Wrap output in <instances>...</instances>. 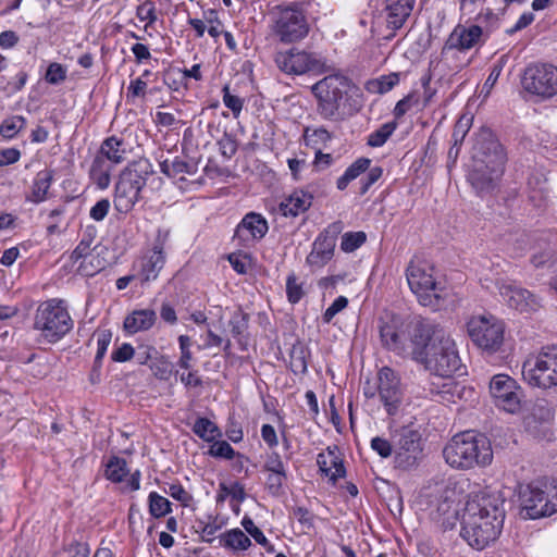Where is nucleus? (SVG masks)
Returning a JSON list of instances; mask_svg holds the SVG:
<instances>
[{"mask_svg": "<svg viewBox=\"0 0 557 557\" xmlns=\"http://www.w3.org/2000/svg\"><path fill=\"white\" fill-rule=\"evenodd\" d=\"M400 82V73L392 72L366 82L364 88L370 94L383 95L392 90Z\"/></svg>", "mask_w": 557, "mask_h": 557, "instance_id": "nucleus-34", "label": "nucleus"}, {"mask_svg": "<svg viewBox=\"0 0 557 557\" xmlns=\"http://www.w3.org/2000/svg\"><path fill=\"white\" fill-rule=\"evenodd\" d=\"M504 520V499L499 494H474L466 503L460 536L473 549L483 550L498 539Z\"/></svg>", "mask_w": 557, "mask_h": 557, "instance_id": "nucleus-1", "label": "nucleus"}, {"mask_svg": "<svg viewBox=\"0 0 557 557\" xmlns=\"http://www.w3.org/2000/svg\"><path fill=\"white\" fill-rule=\"evenodd\" d=\"M413 360L442 377L451 376L461 364L454 339L445 335L436 336L434 332L420 344Z\"/></svg>", "mask_w": 557, "mask_h": 557, "instance_id": "nucleus-7", "label": "nucleus"}, {"mask_svg": "<svg viewBox=\"0 0 557 557\" xmlns=\"http://www.w3.org/2000/svg\"><path fill=\"white\" fill-rule=\"evenodd\" d=\"M371 160L369 158H358L352 162L336 181V187L338 190H345L349 183L364 174L360 180L359 194L364 195L375 184L383 174L381 166L370 168Z\"/></svg>", "mask_w": 557, "mask_h": 557, "instance_id": "nucleus-19", "label": "nucleus"}, {"mask_svg": "<svg viewBox=\"0 0 557 557\" xmlns=\"http://www.w3.org/2000/svg\"><path fill=\"white\" fill-rule=\"evenodd\" d=\"M335 242L324 234H320L313 242L312 249L307 256L306 262L311 268L324 267L333 257Z\"/></svg>", "mask_w": 557, "mask_h": 557, "instance_id": "nucleus-27", "label": "nucleus"}, {"mask_svg": "<svg viewBox=\"0 0 557 557\" xmlns=\"http://www.w3.org/2000/svg\"><path fill=\"white\" fill-rule=\"evenodd\" d=\"M129 473L127 468V462L125 459L112 456L107 465L104 470V476L113 483L122 482Z\"/></svg>", "mask_w": 557, "mask_h": 557, "instance_id": "nucleus-36", "label": "nucleus"}, {"mask_svg": "<svg viewBox=\"0 0 557 557\" xmlns=\"http://www.w3.org/2000/svg\"><path fill=\"white\" fill-rule=\"evenodd\" d=\"M148 510L151 517L159 519L172 512V504L157 492H150L148 495Z\"/></svg>", "mask_w": 557, "mask_h": 557, "instance_id": "nucleus-38", "label": "nucleus"}, {"mask_svg": "<svg viewBox=\"0 0 557 557\" xmlns=\"http://www.w3.org/2000/svg\"><path fill=\"white\" fill-rule=\"evenodd\" d=\"M286 295L290 304L299 302L305 295L302 283L298 282L295 273H290L286 278Z\"/></svg>", "mask_w": 557, "mask_h": 557, "instance_id": "nucleus-48", "label": "nucleus"}, {"mask_svg": "<svg viewBox=\"0 0 557 557\" xmlns=\"http://www.w3.org/2000/svg\"><path fill=\"white\" fill-rule=\"evenodd\" d=\"M312 195L305 190H295L280 205L284 216H297L307 211L312 205Z\"/></svg>", "mask_w": 557, "mask_h": 557, "instance_id": "nucleus-31", "label": "nucleus"}, {"mask_svg": "<svg viewBox=\"0 0 557 557\" xmlns=\"http://www.w3.org/2000/svg\"><path fill=\"white\" fill-rule=\"evenodd\" d=\"M90 548L87 543L74 542L64 548L59 557H89Z\"/></svg>", "mask_w": 557, "mask_h": 557, "instance_id": "nucleus-62", "label": "nucleus"}, {"mask_svg": "<svg viewBox=\"0 0 557 557\" xmlns=\"http://www.w3.org/2000/svg\"><path fill=\"white\" fill-rule=\"evenodd\" d=\"M169 237V230L159 228L151 248L147 250L136 263L135 277L139 280L141 284L154 281L159 276L166 261L165 248Z\"/></svg>", "mask_w": 557, "mask_h": 557, "instance_id": "nucleus-14", "label": "nucleus"}, {"mask_svg": "<svg viewBox=\"0 0 557 557\" xmlns=\"http://www.w3.org/2000/svg\"><path fill=\"white\" fill-rule=\"evenodd\" d=\"M471 124H472L471 116L462 115L459 117V120L457 121V123L454 126V131H453V135H451L453 141H455V146L462 145L466 135L468 134V132L471 128Z\"/></svg>", "mask_w": 557, "mask_h": 557, "instance_id": "nucleus-52", "label": "nucleus"}, {"mask_svg": "<svg viewBox=\"0 0 557 557\" xmlns=\"http://www.w3.org/2000/svg\"><path fill=\"white\" fill-rule=\"evenodd\" d=\"M263 470L265 472H274V473H287L286 465L284 463L281 455L276 451H272L265 458L263 463Z\"/></svg>", "mask_w": 557, "mask_h": 557, "instance_id": "nucleus-57", "label": "nucleus"}, {"mask_svg": "<svg viewBox=\"0 0 557 557\" xmlns=\"http://www.w3.org/2000/svg\"><path fill=\"white\" fill-rule=\"evenodd\" d=\"M97 227L87 225L83 231L82 238L71 255V260L77 262L81 259H88L91 252V245L97 237Z\"/></svg>", "mask_w": 557, "mask_h": 557, "instance_id": "nucleus-35", "label": "nucleus"}, {"mask_svg": "<svg viewBox=\"0 0 557 557\" xmlns=\"http://www.w3.org/2000/svg\"><path fill=\"white\" fill-rule=\"evenodd\" d=\"M406 278L421 306L432 310L441 307L444 287L433 264L425 260H411L406 269Z\"/></svg>", "mask_w": 557, "mask_h": 557, "instance_id": "nucleus-9", "label": "nucleus"}, {"mask_svg": "<svg viewBox=\"0 0 557 557\" xmlns=\"http://www.w3.org/2000/svg\"><path fill=\"white\" fill-rule=\"evenodd\" d=\"M522 86L531 95L552 98L557 95V67L546 63L529 65L522 76Z\"/></svg>", "mask_w": 557, "mask_h": 557, "instance_id": "nucleus-15", "label": "nucleus"}, {"mask_svg": "<svg viewBox=\"0 0 557 557\" xmlns=\"http://www.w3.org/2000/svg\"><path fill=\"white\" fill-rule=\"evenodd\" d=\"M397 125L396 121L382 124L368 136L367 144L370 147H382L395 132Z\"/></svg>", "mask_w": 557, "mask_h": 557, "instance_id": "nucleus-40", "label": "nucleus"}, {"mask_svg": "<svg viewBox=\"0 0 557 557\" xmlns=\"http://www.w3.org/2000/svg\"><path fill=\"white\" fill-rule=\"evenodd\" d=\"M317 465L322 475L326 476L335 485L338 479L345 478L346 469L336 445L327 446L317 456Z\"/></svg>", "mask_w": 557, "mask_h": 557, "instance_id": "nucleus-24", "label": "nucleus"}, {"mask_svg": "<svg viewBox=\"0 0 557 557\" xmlns=\"http://www.w3.org/2000/svg\"><path fill=\"white\" fill-rule=\"evenodd\" d=\"M160 170L169 177H175L178 174L184 173H191L190 164L180 157H175L172 161H169L168 159L160 160Z\"/></svg>", "mask_w": 557, "mask_h": 557, "instance_id": "nucleus-42", "label": "nucleus"}, {"mask_svg": "<svg viewBox=\"0 0 557 557\" xmlns=\"http://www.w3.org/2000/svg\"><path fill=\"white\" fill-rule=\"evenodd\" d=\"M81 260L82 262L78 265L77 271L84 276H94L103 268V264H101L98 257H94L90 255L88 259Z\"/></svg>", "mask_w": 557, "mask_h": 557, "instance_id": "nucleus-59", "label": "nucleus"}, {"mask_svg": "<svg viewBox=\"0 0 557 557\" xmlns=\"http://www.w3.org/2000/svg\"><path fill=\"white\" fill-rule=\"evenodd\" d=\"M317 98V111L324 120H337L343 113L362 107L360 89L342 74H331L311 87Z\"/></svg>", "mask_w": 557, "mask_h": 557, "instance_id": "nucleus-3", "label": "nucleus"}, {"mask_svg": "<svg viewBox=\"0 0 557 557\" xmlns=\"http://www.w3.org/2000/svg\"><path fill=\"white\" fill-rule=\"evenodd\" d=\"M26 126V119L22 115H13L4 119L0 124V135L4 139H13Z\"/></svg>", "mask_w": 557, "mask_h": 557, "instance_id": "nucleus-41", "label": "nucleus"}, {"mask_svg": "<svg viewBox=\"0 0 557 557\" xmlns=\"http://www.w3.org/2000/svg\"><path fill=\"white\" fill-rule=\"evenodd\" d=\"M172 368V362L164 356H157L150 364L153 375L161 381H168L171 377Z\"/></svg>", "mask_w": 557, "mask_h": 557, "instance_id": "nucleus-44", "label": "nucleus"}, {"mask_svg": "<svg viewBox=\"0 0 557 557\" xmlns=\"http://www.w3.org/2000/svg\"><path fill=\"white\" fill-rule=\"evenodd\" d=\"M490 394L495 406L508 413H517L521 409L522 388L507 374H495L491 379Z\"/></svg>", "mask_w": 557, "mask_h": 557, "instance_id": "nucleus-17", "label": "nucleus"}, {"mask_svg": "<svg viewBox=\"0 0 557 557\" xmlns=\"http://www.w3.org/2000/svg\"><path fill=\"white\" fill-rule=\"evenodd\" d=\"M370 446L382 458H388L395 453V443L392 444L388 440L381 436L373 437Z\"/></svg>", "mask_w": 557, "mask_h": 557, "instance_id": "nucleus-56", "label": "nucleus"}, {"mask_svg": "<svg viewBox=\"0 0 557 557\" xmlns=\"http://www.w3.org/2000/svg\"><path fill=\"white\" fill-rule=\"evenodd\" d=\"M116 166L97 151L88 171L89 178L98 189L106 190L111 184V175Z\"/></svg>", "mask_w": 557, "mask_h": 557, "instance_id": "nucleus-29", "label": "nucleus"}, {"mask_svg": "<svg viewBox=\"0 0 557 557\" xmlns=\"http://www.w3.org/2000/svg\"><path fill=\"white\" fill-rule=\"evenodd\" d=\"M65 78L66 69L62 64L58 62H52L48 65L45 74V79L47 83L51 85H59L62 82H64Z\"/></svg>", "mask_w": 557, "mask_h": 557, "instance_id": "nucleus-54", "label": "nucleus"}, {"mask_svg": "<svg viewBox=\"0 0 557 557\" xmlns=\"http://www.w3.org/2000/svg\"><path fill=\"white\" fill-rule=\"evenodd\" d=\"M209 521H198V530L200 541L205 543H212L215 540V533L222 528L216 523V518L209 516Z\"/></svg>", "mask_w": 557, "mask_h": 557, "instance_id": "nucleus-43", "label": "nucleus"}, {"mask_svg": "<svg viewBox=\"0 0 557 557\" xmlns=\"http://www.w3.org/2000/svg\"><path fill=\"white\" fill-rule=\"evenodd\" d=\"M309 23L305 4L293 1L275 7L273 11V33L284 44H293L307 37Z\"/></svg>", "mask_w": 557, "mask_h": 557, "instance_id": "nucleus-10", "label": "nucleus"}, {"mask_svg": "<svg viewBox=\"0 0 557 557\" xmlns=\"http://www.w3.org/2000/svg\"><path fill=\"white\" fill-rule=\"evenodd\" d=\"M416 0H383L381 15L387 28L395 32L400 29L410 16Z\"/></svg>", "mask_w": 557, "mask_h": 557, "instance_id": "nucleus-25", "label": "nucleus"}, {"mask_svg": "<svg viewBox=\"0 0 557 557\" xmlns=\"http://www.w3.org/2000/svg\"><path fill=\"white\" fill-rule=\"evenodd\" d=\"M269 231L265 218L256 212L245 214L235 230V238L248 245L251 242L262 239Z\"/></svg>", "mask_w": 557, "mask_h": 557, "instance_id": "nucleus-23", "label": "nucleus"}, {"mask_svg": "<svg viewBox=\"0 0 557 557\" xmlns=\"http://www.w3.org/2000/svg\"><path fill=\"white\" fill-rule=\"evenodd\" d=\"M468 181L479 195L493 191L502 177L506 163L503 146L494 139L479 144Z\"/></svg>", "mask_w": 557, "mask_h": 557, "instance_id": "nucleus-5", "label": "nucleus"}, {"mask_svg": "<svg viewBox=\"0 0 557 557\" xmlns=\"http://www.w3.org/2000/svg\"><path fill=\"white\" fill-rule=\"evenodd\" d=\"M98 152L108 161L120 165L126 161L129 149L128 144L123 137L112 135L103 139Z\"/></svg>", "mask_w": 557, "mask_h": 557, "instance_id": "nucleus-30", "label": "nucleus"}, {"mask_svg": "<svg viewBox=\"0 0 557 557\" xmlns=\"http://www.w3.org/2000/svg\"><path fill=\"white\" fill-rule=\"evenodd\" d=\"M377 330L384 348L413 360L420 344L433 333V324L424 319L406 320L397 314L385 313L379 318Z\"/></svg>", "mask_w": 557, "mask_h": 557, "instance_id": "nucleus-2", "label": "nucleus"}, {"mask_svg": "<svg viewBox=\"0 0 557 557\" xmlns=\"http://www.w3.org/2000/svg\"><path fill=\"white\" fill-rule=\"evenodd\" d=\"M287 480V473L268 472L265 487L270 495L277 497L283 493V485Z\"/></svg>", "mask_w": 557, "mask_h": 557, "instance_id": "nucleus-50", "label": "nucleus"}, {"mask_svg": "<svg viewBox=\"0 0 557 557\" xmlns=\"http://www.w3.org/2000/svg\"><path fill=\"white\" fill-rule=\"evenodd\" d=\"M222 92L224 106L228 108L232 111L233 116L237 119L242 113L244 100L238 96L232 95L228 85L223 87Z\"/></svg>", "mask_w": 557, "mask_h": 557, "instance_id": "nucleus-53", "label": "nucleus"}, {"mask_svg": "<svg viewBox=\"0 0 557 557\" xmlns=\"http://www.w3.org/2000/svg\"><path fill=\"white\" fill-rule=\"evenodd\" d=\"M523 509L530 519H539L557 512V481L543 486L529 485L523 495Z\"/></svg>", "mask_w": 557, "mask_h": 557, "instance_id": "nucleus-16", "label": "nucleus"}, {"mask_svg": "<svg viewBox=\"0 0 557 557\" xmlns=\"http://www.w3.org/2000/svg\"><path fill=\"white\" fill-rule=\"evenodd\" d=\"M331 138L330 132L324 127L314 129L307 127L304 132V139L308 146L325 145Z\"/></svg>", "mask_w": 557, "mask_h": 557, "instance_id": "nucleus-45", "label": "nucleus"}, {"mask_svg": "<svg viewBox=\"0 0 557 557\" xmlns=\"http://www.w3.org/2000/svg\"><path fill=\"white\" fill-rule=\"evenodd\" d=\"M110 207L109 199L102 198L90 208L89 216L96 222H101L108 215Z\"/></svg>", "mask_w": 557, "mask_h": 557, "instance_id": "nucleus-64", "label": "nucleus"}, {"mask_svg": "<svg viewBox=\"0 0 557 557\" xmlns=\"http://www.w3.org/2000/svg\"><path fill=\"white\" fill-rule=\"evenodd\" d=\"M136 15L141 22H146L147 26L152 25L157 21L154 3L150 0L145 1L137 8Z\"/></svg>", "mask_w": 557, "mask_h": 557, "instance_id": "nucleus-60", "label": "nucleus"}, {"mask_svg": "<svg viewBox=\"0 0 557 557\" xmlns=\"http://www.w3.org/2000/svg\"><path fill=\"white\" fill-rule=\"evenodd\" d=\"M483 42V29L481 26L471 24H458L450 33L445 42V48L449 50L466 51Z\"/></svg>", "mask_w": 557, "mask_h": 557, "instance_id": "nucleus-22", "label": "nucleus"}, {"mask_svg": "<svg viewBox=\"0 0 557 557\" xmlns=\"http://www.w3.org/2000/svg\"><path fill=\"white\" fill-rule=\"evenodd\" d=\"M249 322L248 313L244 312L240 309H237L233 312L228 325L231 327V333L233 337L237 338L238 344L243 350L246 349V344L242 341V335L247 331Z\"/></svg>", "mask_w": 557, "mask_h": 557, "instance_id": "nucleus-39", "label": "nucleus"}, {"mask_svg": "<svg viewBox=\"0 0 557 557\" xmlns=\"http://www.w3.org/2000/svg\"><path fill=\"white\" fill-rule=\"evenodd\" d=\"M53 180L51 170L39 171L33 181L32 191L26 200L33 203H40L46 200L48 190Z\"/></svg>", "mask_w": 557, "mask_h": 557, "instance_id": "nucleus-33", "label": "nucleus"}, {"mask_svg": "<svg viewBox=\"0 0 557 557\" xmlns=\"http://www.w3.org/2000/svg\"><path fill=\"white\" fill-rule=\"evenodd\" d=\"M523 379L532 386L549 388L557 385V345L543 347L522 366Z\"/></svg>", "mask_w": 557, "mask_h": 557, "instance_id": "nucleus-11", "label": "nucleus"}, {"mask_svg": "<svg viewBox=\"0 0 557 557\" xmlns=\"http://www.w3.org/2000/svg\"><path fill=\"white\" fill-rule=\"evenodd\" d=\"M467 331L473 344L487 352H496L503 345L504 322L492 314L471 317Z\"/></svg>", "mask_w": 557, "mask_h": 557, "instance_id": "nucleus-12", "label": "nucleus"}, {"mask_svg": "<svg viewBox=\"0 0 557 557\" xmlns=\"http://www.w3.org/2000/svg\"><path fill=\"white\" fill-rule=\"evenodd\" d=\"M218 146L221 154L226 159L233 158L238 148L236 139L228 133L223 134V136L218 140Z\"/></svg>", "mask_w": 557, "mask_h": 557, "instance_id": "nucleus-55", "label": "nucleus"}, {"mask_svg": "<svg viewBox=\"0 0 557 557\" xmlns=\"http://www.w3.org/2000/svg\"><path fill=\"white\" fill-rule=\"evenodd\" d=\"M367 240L363 232H347L342 237L341 248L345 252L358 249Z\"/></svg>", "mask_w": 557, "mask_h": 557, "instance_id": "nucleus-49", "label": "nucleus"}, {"mask_svg": "<svg viewBox=\"0 0 557 557\" xmlns=\"http://www.w3.org/2000/svg\"><path fill=\"white\" fill-rule=\"evenodd\" d=\"M112 334L110 331H102L97 337V352L94 360V371L101 368L102 359L107 354L108 347L111 343Z\"/></svg>", "mask_w": 557, "mask_h": 557, "instance_id": "nucleus-47", "label": "nucleus"}, {"mask_svg": "<svg viewBox=\"0 0 557 557\" xmlns=\"http://www.w3.org/2000/svg\"><path fill=\"white\" fill-rule=\"evenodd\" d=\"M33 326L39 332V343L55 344L73 329V320L65 302L51 298L37 307Z\"/></svg>", "mask_w": 557, "mask_h": 557, "instance_id": "nucleus-8", "label": "nucleus"}, {"mask_svg": "<svg viewBox=\"0 0 557 557\" xmlns=\"http://www.w3.org/2000/svg\"><path fill=\"white\" fill-rule=\"evenodd\" d=\"M153 172L152 163L146 158L131 162L120 172L113 191L115 211L125 215L134 209Z\"/></svg>", "mask_w": 557, "mask_h": 557, "instance_id": "nucleus-6", "label": "nucleus"}, {"mask_svg": "<svg viewBox=\"0 0 557 557\" xmlns=\"http://www.w3.org/2000/svg\"><path fill=\"white\" fill-rule=\"evenodd\" d=\"M419 103V95L417 91H411L403 99L397 101L393 115L396 120L401 119L405 114H407L412 108L418 106Z\"/></svg>", "mask_w": 557, "mask_h": 557, "instance_id": "nucleus-46", "label": "nucleus"}, {"mask_svg": "<svg viewBox=\"0 0 557 557\" xmlns=\"http://www.w3.org/2000/svg\"><path fill=\"white\" fill-rule=\"evenodd\" d=\"M377 393L386 412L389 416L397 413L404 393L398 374L389 367H383L377 372Z\"/></svg>", "mask_w": 557, "mask_h": 557, "instance_id": "nucleus-20", "label": "nucleus"}, {"mask_svg": "<svg viewBox=\"0 0 557 557\" xmlns=\"http://www.w3.org/2000/svg\"><path fill=\"white\" fill-rule=\"evenodd\" d=\"M498 290L507 306L519 312L531 313L541 307L540 300L534 294L511 282H500Z\"/></svg>", "mask_w": 557, "mask_h": 557, "instance_id": "nucleus-21", "label": "nucleus"}, {"mask_svg": "<svg viewBox=\"0 0 557 557\" xmlns=\"http://www.w3.org/2000/svg\"><path fill=\"white\" fill-rule=\"evenodd\" d=\"M348 306V299L345 296H338L332 305L324 311L322 319L324 323H330L332 319Z\"/></svg>", "mask_w": 557, "mask_h": 557, "instance_id": "nucleus-63", "label": "nucleus"}, {"mask_svg": "<svg viewBox=\"0 0 557 557\" xmlns=\"http://www.w3.org/2000/svg\"><path fill=\"white\" fill-rule=\"evenodd\" d=\"M422 454V438L418 430L403 426L395 435V463L407 470L417 466Z\"/></svg>", "mask_w": 557, "mask_h": 557, "instance_id": "nucleus-18", "label": "nucleus"}, {"mask_svg": "<svg viewBox=\"0 0 557 557\" xmlns=\"http://www.w3.org/2000/svg\"><path fill=\"white\" fill-rule=\"evenodd\" d=\"M443 457L451 468L469 470L490 465L493 450L484 435L465 431L450 438L443 449Z\"/></svg>", "mask_w": 557, "mask_h": 557, "instance_id": "nucleus-4", "label": "nucleus"}, {"mask_svg": "<svg viewBox=\"0 0 557 557\" xmlns=\"http://www.w3.org/2000/svg\"><path fill=\"white\" fill-rule=\"evenodd\" d=\"M242 527L244 530L259 544H267V536L255 524L253 520L249 516H245L242 520Z\"/></svg>", "mask_w": 557, "mask_h": 557, "instance_id": "nucleus-61", "label": "nucleus"}, {"mask_svg": "<svg viewBox=\"0 0 557 557\" xmlns=\"http://www.w3.org/2000/svg\"><path fill=\"white\" fill-rule=\"evenodd\" d=\"M193 432L209 443L222 436L218 425L208 418H198L193 425Z\"/></svg>", "mask_w": 557, "mask_h": 557, "instance_id": "nucleus-37", "label": "nucleus"}, {"mask_svg": "<svg viewBox=\"0 0 557 557\" xmlns=\"http://www.w3.org/2000/svg\"><path fill=\"white\" fill-rule=\"evenodd\" d=\"M455 492L446 487L441 494V499L436 505V511L433 512L434 519L442 522L444 529H453L457 520V506L454 498Z\"/></svg>", "mask_w": 557, "mask_h": 557, "instance_id": "nucleus-28", "label": "nucleus"}, {"mask_svg": "<svg viewBox=\"0 0 557 557\" xmlns=\"http://www.w3.org/2000/svg\"><path fill=\"white\" fill-rule=\"evenodd\" d=\"M211 446L209 448V455L214 458H222L226 460H231L235 457L234 448L226 441H216L211 442Z\"/></svg>", "mask_w": 557, "mask_h": 557, "instance_id": "nucleus-51", "label": "nucleus"}, {"mask_svg": "<svg viewBox=\"0 0 557 557\" xmlns=\"http://www.w3.org/2000/svg\"><path fill=\"white\" fill-rule=\"evenodd\" d=\"M164 492L175 500L180 502L183 506H188L193 499L191 495L180 483L169 484Z\"/></svg>", "mask_w": 557, "mask_h": 557, "instance_id": "nucleus-58", "label": "nucleus"}, {"mask_svg": "<svg viewBox=\"0 0 557 557\" xmlns=\"http://www.w3.org/2000/svg\"><path fill=\"white\" fill-rule=\"evenodd\" d=\"M221 547L233 553L247 550L251 546V540L239 528L227 530L219 535Z\"/></svg>", "mask_w": 557, "mask_h": 557, "instance_id": "nucleus-32", "label": "nucleus"}, {"mask_svg": "<svg viewBox=\"0 0 557 557\" xmlns=\"http://www.w3.org/2000/svg\"><path fill=\"white\" fill-rule=\"evenodd\" d=\"M275 63L282 72L289 75L321 74L330 70L326 59L321 53L297 48L278 51L275 54Z\"/></svg>", "mask_w": 557, "mask_h": 557, "instance_id": "nucleus-13", "label": "nucleus"}, {"mask_svg": "<svg viewBox=\"0 0 557 557\" xmlns=\"http://www.w3.org/2000/svg\"><path fill=\"white\" fill-rule=\"evenodd\" d=\"M157 322V313L152 309H136L129 312L123 321V331L127 335H135L149 331Z\"/></svg>", "mask_w": 557, "mask_h": 557, "instance_id": "nucleus-26", "label": "nucleus"}]
</instances>
